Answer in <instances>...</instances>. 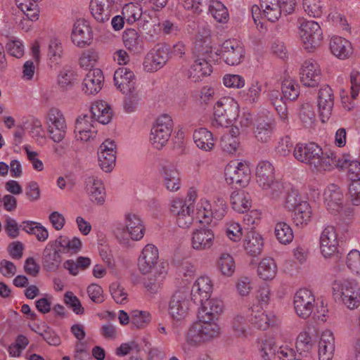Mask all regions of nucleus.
<instances>
[{"mask_svg":"<svg viewBox=\"0 0 360 360\" xmlns=\"http://www.w3.org/2000/svg\"><path fill=\"white\" fill-rule=\"evenodd\" d=\"M226 203L221 197H216L212 204L207 200H201L197 207L196 219L203 224H209L212 217L217 219H222L226 212Z\"/></svg>","mask_w":360,"mask_h":360,"instance_id":"obj_5","label":"nucleus"},{"mask_svg":"<svg viewBox=\"0 0 360 360\" xmlns=\"http://www.w3.org/2000/svg\"><path fill=\"white\" fill-rule=\"evenodd\" d=\"M162 265L165 269L168 268V264L159 260L158 248L152 244L146 245L139 257L138 266L143 274H151L156 271L158 266Z\"/></svg>","mask_w":360,"mask_h":360,"instance_id":"obj_10","label":"nucleus"},{"mask_svg":"<svg viewBox=\"0 0 360 360\" xmlns=\"http://www.w3.org/2000/svg\"><path fill=\"white\" fill-rule=\"evenodd\" d=\"M214 60L195 58V61L188 70V78L191 81L197 82L202 80L204 77L210 75L212 72V68L210 62Z\"/></svg>","mask_w":360,"mask_h":360,"instance_id":"obj_30","label":"nucleus"},{"mask_svg":"<svg viewBox=\"0 0 360 360\" xmlns=\"http://www.w3.org/2000/svg\"><path fill=\"white\" fill-rule=\"evenodd\" d=\"M249 321L257 328L265 330L270 326L276 325L277 318L272 314H266L258 305L248 309Z\"/></svg>","mask_w":360,"mask_h":360,"instance_id":"obj_18","label":"nucleus"},{"mask_svg":"<svg viewBox=\"0 0 360 360\" xmlns=\"http://www.w3.org/2000/svg\"><path fill=\"white\" fill-rule=\"evenodd\" d=\"M300 82L309 87L316 86L321 79V71L319 65L313 59L306 60L300 68Z\"/></svg>","mask_w":360,"mask_h":360,"instance_id":"obj_16","label":"nucleus"},{"mask_svg":"<svg viewBox=\"0 0 360 360\" xmlns=\"http://www.w3.org/2000/svg\"><path fill=\"white\" fill-rule=\"evenodd\" d=\"M63 49L60 40L56 38L51 39L48 48V57L52 63L58 64L62 57Z\"/></svg>","mask_w":360,"mask_h":360,"instance_id":"obj_56","label":"nucleus"},{"mask_svg":"<svg viewBox=\"0 0 360 360\" xmlns=\"http://www.w3.org/2000/svg\"><path fill=\"white\" fill-rule=\"evenodd\" d=\"M92 118L91 116L84 115L76 120L74 132L77 141L86 142L96 136V131L93 130L94 127Z\"/></svg>","mask_w":360,"mask_h":360,"instance_id":"obj_24","label":"nucleus"},{"mask_svg":"<svg viewBox=\"0 0 360 360\" xmlns=\"http://www.w3.org/2000/svg\"><path fill=\"white\" fill-rule=\"evenodd\" d=\"M311 207L307 201H303L293 209L292 220L296 226L307 225L311 221Z\"/></svg>","mask_w":360,"mask_h":360,"instance_id":"obj_46","label":"nucleus"},{"mask_svg":"<svg viewBox=\"0 0 360 360\" xmlns=\"http://www.w3.org/2000/svg\"><path fill=\"white\" fill-rule=\"evenodd\" d=\"M219 333L220 328L214 321L199 319L189 327L186 341L190 346L199 347L217 338Z\"/></svg>","mask_w":360,"mask_h":360,"instance_id":"obj_1","label":"nucleus"},{"mask_svg":"<svg viewBox=\"0 0 360 360\" xmlns=\"http://www.w3.org/2000/svg\"><path fill=\"white\" fill-rule=\"evenodd\" d=\"M257 272L261 278L271 280L277 273V266L272 258H264L260 262Z\"/></svg>","mask_w":360,"mask_h":360,"instance_id":"obj_49","label":"nucleus"},{"mask_svg":"<svg viewBox=\"0 0 360 360\" xmlns=\"http://www.w3.org/2000/svg\"><path fill=\"white\" fill-rule=\"evenodd\" d=\"M114 5L111 0H91L89 5L91 13L98 22H108Z\"/></svg>","mask_w":360,"mask_h":360,"instance_id":"obj_28","label":"nucleus"},{"mask_svg":"<svg viewBox=\"0 0 360 360\" xmlns=\"http://www.w3.org/2000/svg\"><path fill=\"white\" fill-rule=\"evenodd\" d=\"M61 254L62 252L53 241H49L42 254L44 268L48 271H56L62 262Z\"/></svg>","mask_w":360,"mask_h":360,"instance_id":"obj_22","label":"nucleus"},{"mask_svg":"<svg viewBox=\"0 0 360 360\" xmlns=\"http://www.w3.org/2000/svg\"><path fill=\"white\" fill-rule=\"evenodd\" d=\"M167 274V269L162 265L156 267V271L148 274L149 276L144 281V286L151 293L157 292L162 286V282Z\"/></svg>","mask_w":360,"mask_h":360,"instance_id":"obj_38","label":"nucleus"},{"mask_svg":"<svg viewBox=\"0 0 360 360\" xmlns=\"http://www.w3.org/2000/svg\"><path fill=\"white\" fill-rule=\"evenodd\" d=\"M275 235L277 240L282 244L290 243L294 238L291 227L285 222H278L275 226Z\"/></svg>","mask_w":360,"mask_h":360,"instance_id":"obj_51","label":"nucleus"},{"mask_svg":"<svg viewBox=\"0 0 360 360\" xmlns=\"http://www.w3.org/2000/svg\"><path fill=\"white\" fill-rule=\"evenodd\" d=\"M315 297L312 292L306 289L299 290L294 296V307L296 314L302 319L309 317L314 311Z\"/></svg>","mask_w":360,"mask_h":360,"instance_id":"obj_15","label":"nucleus"},{"mask_svg":"<svg viewBox=\"0 0 360 360\" xmlns=\"http://www.w3.org/2000/svg\"><path fill=\"white\" fill-rule=\"evenodd\" d=\"M303 201L299 195L298 191L288 185V190H286L285 195V207L288 210H293Z\"/></svg>","mask_w":360,"mask_h":360,"instance_id":"obj_61","label":"nucleus"},{"mask_svg":"<svg viewBox=\"0 0 360 360\" xmlns=\"http://www.w3.org/2000/svg\"><path fill=\"white\" fill-rule=\"evenodd\" d=\"M98 58V54L94 49L84 50L79 58V65L84 68L93 67L97 62Z\"/></svg>","mask_w":360,"mask_h":360,"instance_id":"obj_64","label":"nucleus"},{"mask_svg":"<svg viewBox=\"0 0 360 360\" xmlns=\"http://www.w3.org/2000/svg\"><path fill=\"white\" fill-rule=\"evenodd\" d=\"M225 176L229 184L245 186L250 180V169L243 162H231L225 167Z\"/></svg>","mask_w":360,"mask_h":360,"instance_id":"obj_14","label":"nucleus"},{"mask_svg":"<svg viewBox=\"0 0 360 360\" xmlns=\"http://www.w3.org/2000/svg\"><path fill=\"white\" fill-rule=\"evenodd\" d=\"M114 82L117 88L123 94L133 91L136 87V77L127 68L122 67L115 70Z\"/></svg>","mask_w":360,"mask_h":360,"instance_id":"obj_21","label":"nucleus"},{"mask_svg":"<svg viewBox=\"0 0 360 360\" xmlns=\"http://www.w3.org/2000/svg\"><path fill=\"white\" fill-rule=\"evenodd\" d=\"M190 300L188 292L184 290L176 291L169 302L168 311L173 320H184L188 314Z\"/></svg>","mask_w":360,"mask_h":360,"instance_id":"obj_12","label":"nucleus"},{"mask_svg":"<svg viewBox=\"0 0 360 360\" xmlns=\"http://www.w3.org/2000/svg\"><path fill=\"white\" fill-rule=\"evenodd\" d=\"M53 241L62 253L76 254L81 250L82 246L80 239L77 237L70 239L66 236H60Z\"/></svg>","mask_w":360,"mask_h":360,"instance_id":"obj_40","label":"nucleus"},{"mask_svg":"<svg viewBox=\"0 0 360 360\" xmlns=\"http://www.w3.org/2000/svg\"><path fill=\"white\" fill-rule=\"evenodd\" d=\"M333 290L341 296L342 301L347 308L353 309L360 304V286L354 281H335Z\"/></svg>","mask_w":360,"mask_h":360,"instance_id":"obj_6","label":"nucleus"},{"mask_svg":"<svg viewBox=\"0 0 360 360\" xmlns=\"http://www.w3.org/2000/svg\"><path fill=\"white\" fill-rule=\"evenodd\" d=\"M262 85L258 80H253L246 91L241 92L243 99L248 103H257L261 96Z\"/></svg>","mask_w":360,"mask_h":360,"instance_id":"obj_50","label":"nucleus"},{"mask_svg":"<svg viewBox=\"0 0 360 360\" xmlns=\"http://www.w3.org/2000/svg\"><path fill=\"white\" fill-rule=\"evenodd\" d=\"M283 96L290 101L295 100L300 94L299 85L290 79H285L282 83Z\"/></svg>","mask_w":360,"mask_h":360,"instance_id":"obj_59","label":"nucleus"},{"mask_svg":"<svg viewBox=\"0 0 360 360\" xmlns=\"http://www.w3.org/2000/svg\"><path fill=\"white\" fill-rule=\"evenodd\" d=\"M257 182L261 188H266L269 184L275 180L274 168L268 161H263L258 164L256 169Z\"/></svg>","mask_w":360,"mask_h":360,"instance_id":"obj_37","label":"nucleus"},{"mask_svg":"<svg viewBox=\"0 0 360 360\" xmlns=\"http://www.w3.org/2000/svg\"><path fill=\"white\" fill-rule=\"evenodd\" d=\"M212 290L211 281L208 277L198 278L193 285L191 298L194 303H203L204 300L210 297Z\"/></svg>","mask_w":360,"mask_h":360,"instance_id":"obj_27","label":"nucleus"},{"mask_svg":"<svg viewBox=\"0 0 360 360\" xmlns=\"http://www.w3.org/2000/svg\"><path fill=\"white\" fill-rule=\"evenodd\" d=\"M115 233L121 243L127 245L130 238L133 240L142 238L144 229L141 219L136 214H128L126 216V227H119Z\"/></svg>","mask_w":360,"mask_h":360,"instance_id":"obj_8","label":"nucleus"},{"mask_svg":"<svg viewBox=\"0 0 360 360\" xmlns=\"http://www.w3.org/2000/svg\"><path fill=\"white\" fill-rule=\"evenodd\" d=\"M169 60V49L165 45H158L145 57L143 63L146 72H153L162 68Z\"/></svg>","mask_w":360,"mask_h":360,"instance_id":"obj_13","label":"nucleus"},{"mask_svg":"<svg viewBox=\"0 0 360 360\" xmlns=\"http://www.w3.org/2000/svg\"><path fill=\"white\" fill-rule=\"evenodd\" d=\"M161 176L163 184L170 191H176L180 188V176L176 167L171 164L163 165Z\"/></svg>","mask_w":360,"mask_h":360,"instance_id":"obj_36","label":"nucleus"},{"mask_svg":"<svg viewBox=\"0 0 360 360\" xmlns=\"http://www.w3.org/2000/svg\"><path fill=\"white\" fill-rule=\"evenodd\" d=\"M244 248L247 252L251 256L259 255L263 248L262 236L255 231H248L245 236Z\"/></svg>","mask_w":360,"mask_h":360,"instance_id":"obj_43","label":"nucleus"},{"mask_svg":"<svg viewBox=\"0 0 360 360\" xmlns=\"http://www.w3.org/2000/svg\"><path fill=\"white\" fill-rule=\"evenodd\" d=\"M277 351V347L271 340L262 342L259 347L260 356L263 360H272Z\"/></svg>","mask_w":360,"mask_h":360,"instance_id":"obj_62","label":"nucleus"},{"mask_svg":"<svg viewBox=\"0 0 360 360\" xmlns=\"http://www.w3.org/2000/svg\"><path fill=\"white\" fill-rule=\"evenodd\" d=\"M214 241V234L211 229H200L193 232L191 244L195 250H208L213 245Z\"/></svg>","mask_w":360,"mask_h":360,"instance_id":"obj_31","label":"nucleus"},{"mask_svg":"<svg viewBox=\"0 0 360 360\" xmlns=\"http://www.w3.org/2000/svg\"><path fill=\"white\" fill-rule=\"evenodd\" d=\"M218 56H221L227 65H237L245 57V49L239 41L229 39L221 44L219 51L215 53V57Z\"/></svg>","mask_w":360,"mask_h":360,"instance_id":"obj_9","label":"nucleus"},{"mask_svg":"<svg viewBox=\"0 0 360 360\" xmlns=\"http://www.w3.org/2000/svg\"><path fill=\"white\" fill-rule=\"evenodd\" d=\"M218 266L224 275L231 276L236 267L233 258L229 254H222L219 259Z\"/></svg>","mask_w":360,"mask_h":360,"instance_id":"obj_58","label":"nucleus"},{"mask_svg":"<svg viewBox=\"0 0 360 360\" xmlns=\"http://www.w3.org/2000/svg\"><path fill=\"white\" fill-rule=\"evenodd\" d=\"M20 227H22V230L26 233L34 235L40 242L46 240L49 237L47 229L39 223L32 221H25Z\"/></svg>","mask_w":360,"mask_h":360,"instance_id":"obj_48","label":"nucleus"},{"mask_svg":"<svg viewBox=\"0 0 360 360\" xmlns=\"http://www.w3.org/2000/svg\"><path fill=\"white\" fill-rule=\"evenodd\" d=\"M232 208L238 212L244 213L251 205L249 193L243 190L233 191L230 197Z\"/></svg>","mask_w":360,"mask_h":360,"instance_id":"obj_41","label":"nucleus"},{"mask_svg":"<svg viewBox=\"0 0 360 360\" xmlns=\"http://www.w3.org/2000/svg\"><path fill=\"white\" fill-rule=\"evenodd\" d=\"M321 254L325 258L336 253L338 246V235L333 226H327L322 231L319 239Z\"/></svg>","mask_w":360,"mask_h":360,"instance_id":"obj_19","label":"nucleus"},{"mask_svg":"<svg viewBox=\"0 0 360 360\" xmlns=\"http://www.w3.org/2000/svg\"><path fill=\"white\" fill-rule=\"evenodd\" d=\"M209 11L218 22H228L229 14L227 8L219 1H212Z\"/></svg>","mask_w":360,"mask_h":360,"instance_id":"obj_52","label":"nucleus"},{"mask_svg":"<svg viewBox=\"0 0 360 360\" xmlns=\"http://www.w3.org/2000/svg\"><path fill=\"white\" fill-rule=\"evenodd\" d=\"M151 321V316L146 311L134 310L131 312V324L136 328H143Z\"/></svg>","mask_w":360,"mask_h":360,"instance_id":"obj_55","label":"nucleus"},{"mask_svg":"<svg viewBox=\"0 0 360 360\" xmlns=\"http://www.w3.org/2000/svg\"><path fill=\"white\" fill-rule=\"evenodd\" d=\"M173 129V121L168 115H162L157 120L150 131V141L157 149H161L169 139Z\"/></svg>","mask_w":360,"mask_h":360,"instance_id":"obj_7","label":"nucleus"},{"mask_svg":"<svg viewBox=\"0 0 360 360\" xmlns=\"http://www.w3.org/2000/svg\"><path fill=\"white\" fill-rule=\"evenodd\" d=\"M116 145L113 141L105 140L99 147L98 158L99 166L105 172L112 171L115 165Z\"/></svg>","mask_w":360,"mask_h":360,"instance_id":"obj_20","label":"nucleus"},{"mask_svg":"<svg viewBox=\"0 0 360 360\" xmlns=\"http://www.w3.org/2000/svg\"><path fill=\"white\" fill-rule=\"evenodd\" d=\"M193 213V207H191V205H188L184 210H181L179 214L176 215V221L178 226L183 229L188 228L194 220Z\"/></svg>","mask_w":360,"mask_h":360,"instance_id":"obj_60","label":"nucleus"},{"mask_svg":"<svg viewBox=\"0 0 360 360\" xmlns=\"http://www.w3.org/2000/svg\"><path fill=\"white\" fill-rule=\"evenodd\" d=\"M238 144V140L233 134H227L221 139L220 145L222 150L229 154L236 151Z\"/></svg>","mask_w":360,"mask_h":360,"instance_id":"obj_63","label":"nucleus"},{"mask_svg":"<svg viewBox=\"0 0 360 360\" xmlns=\"http://www.w3.org/2000/svg\"><path fill=\"white\" fill-rule=\"evenodd\" d=\"M299 30L303 48L307 52H314L323 39L320 24H300Z\"/></svg>","mask_w":360,"mask_h":360,"instance_id":"obj_11","label":"nucleus"},{"mask_svg":"<svg viewBox=\"0 0 360 360\" xmlns=\"http://www.w3.org/2000/svg\"><path fill=\"white\" fill-rule=\"evenodd\" d=\"M103 81L104 77L100 69L90 70L83 79L82 91L86 95L96 94L101 90Z\"/></svg>","mask_w":360,"mask_h":360,"instance_id":"obj_26","label":"nucleus"},{"mask_svg":"<svg viewBox=\"0 0 360 360\" xmlns=\"http://www.w3.org/2000/svg\"><path fill=\"white\" fill-rule=\"evenodd\" d=\"M318 108L322 122H326L332 115L334 105V95L328 85L321 87L318 94Z\"/></svg>","mask_w":360,"mask_h":360,"instance_id":"obj_17","label":"nucleus"},{"mask_svg":"<svg viewBox=\"0 0 360 360\" xmlns=\"http://www.w3.org/2000/svg\"><path fill=\"white\" fill-rule=\"evenodd\" d=\"M335 351V338L330 330L322 333L319 342V360H332Z\"/></svg>","mask_w":360,"mask_h":360,"instance_id":"obj_34","label":"nucleus"},{"mask_svg":"<svg viewBox=\"0 0 360 360\" xmlns=\"http://www.w3.org/2000/svg\"><path fill=\"white\" fill-rule=\"evenodd\" d=\"M263 15L270 22H276L281 15L282 10L278 0H262Z\"/></svg>","mask_w":360,"mask_h":360,"instance_id":"obj_47","label":"nucleus"},{"mask_svg":"<svg viewBox=\"0 0 360 360\" xmlns=\"http://www.w3.org/2000/svg\"><path fill=\"white\" fill-rule=\"evenodd\" d=\"M330 50L335 57L341 60L349 58L353 53L350 41L338 36H333L330 39Z\"/></svg>","mask_w":360,"mask_h":360,"instance_id":"obj_32","label":"nucleus"},{"mask_svg":"<svg viewBox=\"0 0 360 360\" xmlns=\"http://www.w3.org/2000/svg\"><path fill=\"white\" fill-rule=\"evenodd\" d=\"M324 203L328 210L338 212L343 202V193L340 187L335 184H330L323 193Z\"/></svg>","mask_w":360,"mask_h":360,"instance_id":"obj_29","label":"nucleus"},{"mask_svg":"<svg viewBox=\"0 0 360 360\" xmlns=\"http://www.w3.org/2000/svg\"><path fill=\"white\" fill-rule=\"evenodd\" d=\"M85 190L90 200L101 205L105 200V190L102 181L96 176H89L85 179Z\"/></svg>","mask_w":360,"mask_h":360,"instance_id":"obj_23","label":"nucleus"},{"mask_svg":"<svg viewBox=\"0 0 360 360\" xmlns=\"http://www.w3.org/2000/svg\"><path fill=\"white\" fill-rule=\"evenodd\" d=\"M238 114V105L233 98L223 97L214 106L212 126H227L236 120Z\"/></svg>","mask_w":360,"mask_h":360,"instance_id":"obj_3","label":"nucleus"},{"mask_svg":"<svg viewBox=\"0 0 360 360\" xmlns=\"http://www.w3.org/2000/svg\"><path fill=\"white\" fill-rule=\"evenodd\" d=\"M300 120L305 128H313L315 124L316 115L312 106L304 104L300 110Z\"/></svg>","mask_w":360,"mask_h":360,"instance_id":"obj_57","label":"nucleus"},{"mask_svg":"<svg viewBox=\"0 0 360 360\" xmlns=\"http://www.w3.org/2000/svg\"><path fill=\"white\" fill-rule=\"evenodd\" d=\"M200 307L198 311V318L214 321L223 310V303L221 300L210 299L198 303Z\"/></svg>","mask_w":360,"mask_h":360,"instance_id":"obj_33","label":"nucleus"},{"mask_svg":"<svg viewBox=\"0 0 360 360\" xmlns=\"http://www.w3.org/2000/svg\"><path fill=\"white\" fill-rule=\"evenodd\" d=\"M329 159V167L327 171L332 169L334 167L337 168H347L356 167L357 161H355L349 154H342L337 155L334 152L326 153V160Z\"/></svg>","mask_w":360,"mask_h":360,"instance_id":"obj_42","label":"nucleus"},{"mask_svg":"<svg viewBox=\"0 0 360 360\" xmlns=\"http://www.w3.org/2000/svg\"><path fill=\"white\" fill-rule=\"evenodd\" d=\"M293 155L298 161L319 172L327 171L330 165V160H326V154L324 155L322 148L314 143L297 144Z\"/></svg>","mask_w":360,"mask_h":360,"instance_id":"obj_2","label":"nucleus"},{"mask_svg":"<svg viewBox=\"0 0 360 360\" xmlns=\"http://www.w3.org/2000/svg\"><path fill=\"white\" fill-rule=\"evenodd\" d=\"M91 112V117L103 124H108L112 119L111 108L106 102L103 101L92 103Z\"/></svg>","mask_w":360,"mask_h":360,"instance_id":"obj_39","label":"nucleus"},{"mask_svg":"<svg viewBox=\"0 0 360 360\" xmlns=\"http://www.w3.org/2000/svg\"><path fill=\"white\" fill-rule=\"evenodd\" d=\"M275 129L274 120L268 116H260L256 120L254 129L255 139L262 143L271 141Z\"/></svg>","mask_w":360,"mask_h":360,"instance_id":"obj_25","label":"nucleus"},{"mask_svg":"<svg viewBox=\"0 0 360 360\" xmlns=\"http://www.w3.org/2000/svg\"><path fill=\"white\" fill-rule=\"evenodd\" d=\"M270 99L274 105L281 119L284 122L288 121L287 106L283 101V96L278 90H273L270 92Z\"/></svg>","mask_w":360,"mask_h":360,"instance_id":"obj_53","label":"nucleus"},{"mask_svg":"<svg viewBox=\"0 0 360 360\" xmlns=\"http://www.w3.org/2000/svg\"><path fill=\"white\" fill-rule=\"evenodd\" d=\"M123 41L129 51L138 53L143 50V44L134 29H127L123 33Z\"/></svg>","mask_w":360,"mask_h":360,"instance_id":"obj_45","label":"nucleus"},{"mask_svg":"<svg viewBox=\"0 0 360 360\" xmlns=\"http://www.w3.org/2000/svg\"><path fill=\"white\" fill-rule=\"evenodd\" d=\"M71 39L77 46L89 44L93 39V31L89 24H75Z\"/></svg>","mask_w":360,"mask_h":360,"instance_id":"obj_35","label":"nucleus"},{"mask_svg":"<svg viewBox=\"0 0 360 360\" xmlns=\"http://www.w3.org/2000/svg\"><path fill=\"white\" fill-rule=\"evenodd\" d=\"M122 14L127 22H136L141 18L142 11L139 5L129 3L124 6Z\"/></svg>","mask_w":360,"mask_h":360,"instance_id":"obj_54","label":"nucleus"},{"mask_svg":"<svg viewBox=\"0 0 360 360\" xmlns=\"http://www.w3.org/2000/svg\"><path fill=\"white\" fill-rule=\"evenodd\" d=\"M193 139L196 146L205 151L211 150L214 146L212 132L205 128L196 129L193 133Z\"/></svg>","mask_w":360,"mask_h":360,"instance_id":"obj_44","label":"nucleus"},{"mask_svg":"<svg viewBox=\"0 0 360 360\" xmlns=\"http://www.w3.org/2000/svg\"><path fill=\"white\" fill-rule=\"evenodd\" d=\"M194 58L215 60V53L212 51V31L208 25L198 26L192 48Z\"/></svg>","mask_w":360,"mask_h":360,"instance_id":"obj_4","label":"nucleus"}]
</instances>
